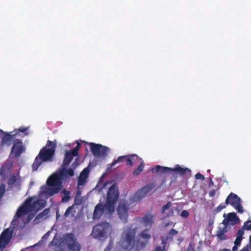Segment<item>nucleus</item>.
<instances>
[{"label":"nucleus","mask_w":251,"mask_h":251,"mask_svg":"<svg viewBox=\"0 0 251 251\" xmlns=\"http://www.w3.org/2000/svg\"><path fill=\"white\" fill-rule=\"evenodd\" d=\"M242 240V238L237 237L234 241V244L236 245L239 246L241 244Z\"/></svg>","instance_id":"38"},{"label":"nucleus","mask_w":251,"mask_h":251,"mask_svg":"<svg viewBox=\"0 0 251 251\" xmlns=\"http://www.w3.org/2000/svg\"><path fill=\"white\" fill-rule=\"evenodd\" d=\"M129 204L126 200H121L117 207V214L119 218L124 223L127 222Z\"/></svg>","instance_id":"9"},{"label":"nucleus","mask_w":251,"mask_h":251,"mask_svg":"<svg viewBox=\"0 0 251 251\" xmlns=\"http://www.w3.org/2000/svg\"><path fill=\"white\" fill-rule=\"evenodd\" d=\"M61 194H63L64 195L62 197L61 201L63 203L68 202L70 200V192L66 189H64L61 192Z\"/></svg>","instance_id":"25"},{"label":"nucleus","mask_w":251,"mask_h":251,"mask_svg":"<svg viewBox=\"0 0 251 251\" xmlns=\"http://www.w3.org/2000/svg\"><path fill=\"white\" fill-rule=\"evenodd\" d=\"M63 240L66 250V251L62 250L61 251H80L81 245L77 241L74 233H66L64 236Z\"/></svg>","instance_id":"6"},{"label":"nucleus","mask_w":251,"mask_h":251,"mask_svg":"<svg viewBox=\"0 0 251 251\" xmlns=\"http://www.w3.org/2000/svg\"><path fill=\"white\" fill-rule=\"evenodd\" d=\"M45 205L46 202L43 200L38 199L33 201L32 198H29L18 209L15 217L20 218L23 215L27 214L32 211L37 212L43 209L45 206Z\"/></svg>","instance_id":"4"},{"label":"nucleus","mask_w":251,"mask_h":251,"mask_svg":"<svg viewBox=\"0 0 251 251\" xmlns=\"http://www.w3.org/2000/svg\"><path fill=\"white\" fill-rule=\"evenodd\" d=\"M186 251H194V250H193V249L192 248V246L191 245H190L188 247Z\"/></svg>","instance_id":"44"},{"label":"nucleus","mask_w":251,"mask_h":251,"mask_svg":"<svg viewBox=\"0 0 251 251\" xmlns=\"http://www.w3.org/2000/svg\"><path fill=\"white\" fill-rule=\"evenodd\" d=\"M16 130L15 131V132H16ZM14 131H12V133H14ZM16 132H15L14 133H15Z\"/></svg>","instance_id":"50"},{"label":"nucleus","mask_w":251,"mask_h":251,"mask_svg":"<svg viewBox=\"0 0 251 251\" xmlns=\"http://www.w3.org/2000/svg\"><path fill=\"white\" fill-rule=\"evenodd\" d=\"M224 217H226V214H224Z\"/></svg>","instance_id":"52"},{"label":"nucleus","mask_w":251,"mask_h":251,"mask_svg":"<svg viewBox=\"0 0 251 251\" xmlns=\"http://www.w3.org/2000/svg\"><path fill=\"white\" fill-rule=\"evenodd\" d=\"M68 166L61 165V167L57 171L64 180L67 179L69 176H74V170L72 168L67 169Z\"/></svg>","instance_id":"16"},{"label":"nucleus","mask_w":251,"mask_h":251,"mask_svg":"<svg viewBox=\"0 0 251 251\" xmlns=\"http://www.w3.org/2000/svg\"><path fill=\"white\" fill-rule=\"evenodd\" d=\"M172 168L168 167H163L160 165H156L155 167L151 169V172L153 173H160L163 174L166 173H171Z\"/></svg>","instance_id":"20"},{"label":"nucleus","mask_w":251,"mask_h":251,"mask_svg":"<svg viewBox=\"0 0 251 251\" xmlns=\"http://www.w3.org/2000/svg\"><path fill=\"white\" fill-rule=\"evenodd\" d=\"M238 245H234V246H233V247L232 248V251H237V246Z\"/></svg>","instance_id":"43"},{"label":"nucleus","mask_w":251,"mask_h":251,"mask_svg":"<svg viewBox=\"0 0 251 251\" xmlns=\"http://www.w3.org/2000/svg\"><path fill=\"white\" fill-rule=\"evenodd\" d=\"M17 133L11 134L10 133H6L2 138V142L3 144L7 146L11 145L12 141L14 139L15 136Z\"/></svg>","instance_id":"22"},{"label":"nucleus","mask_w":251,"mask_h":251,"mask_svg":"<svg viewBox=\"0 0 251 251\" xmlns=\"http://www.w3.org/2000/svg\"><path fill=\"white\" fill-rule=\"evenodd\" d=\"M172 172H175L180 176L186 174L188 176H190L191 175L190 169L187 168H182L178 164H176L174 168H172L171 173Z\"/></svg>","instance_id":"17"},{"label":"nucleus","mask_w":251,"mask_h":251,"mask_svg":"<svg viewBox=\"0 0 251 251\" xmlns=\"http://www.w3.org/2000/svg\"><path fill=\"white\" fill-rule=\"evenodd\" d=\"M181 216L183 218H187L189 215V213L186 210H183L180 214Z\"/></svg>","instance_id":"35"},{"label":"nucleus","mask_w":251,"mask_h":251,"mask_svg":"<svg viewBox=\"0 0 251 251\" xmlns=\"http://www.w3.org/2000/svg\"><path fill=\"white\" fill-rule=\"evenodd\" d=\"M81 195V191L79 190H78L76 193L77 196H79Z\"/></svg>","instance_id":"46"},{"label":"nucleus","mask_w":251,"mask_h":251,"mask_svg":"<svg viewBox=\"0 0 251 251\" xmlns=\"http://www.w3.org/2000/svg\"><path fill=\"white\" fill-rule=\"evenodd\" d=\"M32 217H33V216L30 217V216L29 215L28 216V221H30L31 220V219L32 218Z\"/></svg>","instance_id":"48"},{"label":"nucleus","mask_w":251,"mask_h":251,"mask_svg":"<svg viewBox=\"0 0 251 251\" xmlns=\"http://www.w3.org/2000/svg\"><path fill=\"white\" fill-rule=\"evenodd\" d=\"M24 151L25 148L23 142L19 139L15 140L11 150V152L14 153L15 156L19 157Z\"/></svg>","instance_id":"15"},{"label":"nucleus","mask_w":251,"mask_h":251,"mask_svg":"<svg viewBox=\"0 0 251 251\" xmlns=\"http://www.w3.org/2000/svg\"><path fill=\"white\" fill-rule=\"evenodd\" d=\"M220 251H230V250L227 249H223L222 250H220Z\"/></svg>","instance_id":"45"},{"label":"nucleus","mask_w":251,"mask_h":251,"mask_svg":"<svg viewBox=\"0 0 251 251\" xmlns=\"http://www.w3.org/2000/svg\"><path fill=\"white\" fill-rule=\"evenodd\" d=\"M137 228H127L123 233L121 247L125 251H131L134 249L140 251L146 248L151 236L149 229L146 228L139 233L135 240Z\"/></svg>","instance_id":"1"},{"label":"nucleus","mask_w":251,"mask_h":251,"mask_svg":"<svg viewBox=\"0 0 251 251\" xmlns=\"http://www.w3.org/2000/svg\"><path fill=\"white\" fill-rule=\"evenodd\" d=\"M138 160H140L141 161L139 166L134 170L133 172V175L134 176H137L139 175L143 171L144 168V164L143 160L140 158L139 157Z\"/></svg>","instance_id":"26"},{"label":"nucleus","mask_w":251,"mask_h":251,"mask_svg":"<svg viewBox=\"0 0 251 251\" xmlns=\"http://www.w3.org/2000/svg\"><path fill=\"white\" fill-rule=\"evenodd\" d=\"M89 145L91 151L95 156L97 157H104L107 155L109 150L108 147L94 143H90Z\"/></svg>","instance_id":"11"},{"label":"nucleus","mask_w":251,"mask_h":251,"mask_svg":"<svg viewBox=\"0 0 251 251\" xmlns=\"http://www.w3.org/2000/svg\"><path fill=\"white\" fill-rule=\"evenodd\" d=\"M4 192V189L1 188H0V199L2 197Z\"/></svg>","instance_id":"41"},{"label":"nucleus","mask_w":251,"mask_h":251,"mask_svg":"<svg viewBox=\"0 0 251 251\" xmlns=\"http://www.w3.org/2000/svg\"><path fill=\"white\" fill-rule=\"evenodd\" d=\"M50 212V209L49 208H46L44 209L41 213H39L37 215L35 219H41L42 218H46L48 215L49 214Z\"/></svg>","instance_id":"27"},{"label":"nucleus","mask_w":251,"mask_h":251,"mask_svg":"<svg viewBox=\"0 0 251 251\" xmlns=\"http://www.w3.org/2000/svg\"><path fill=\"white\" fill-rule=\"evenodd\" d=\"M195 178L197 179H201V180L204 179V176L199 173H198L195 175Z\"/></svg>","instance_id":"37"},{"label":"nucleus","mask_w":251,"mask_h":251,"mask_svg":"<svg viewBox=\"0 0 251 251\" xmlns=\"http://www.w3.org/2000/svg\"><path fill=\"white\" fill-rule=\"evenodd\" d=\"M119 197V192L118 186L116 184L112 185L109 188L105 204L99 202L96 205L93 218L99 219L104 213L105 209L109 213L113 212L115 210V205Z\"/></svg>","instance_id":"2"},{"label":"nucleus","mask_w":251,"mask_h":251,"mask_svg":"<svg viewBox=\"0 0 251 251\" xmlns=\"http://www.w3.org/2000/svg\"><path fill=\"white\" fill-rule=\"evenodd\" d=\"M75 213V210L74 207V204L72 205L71 206H69L67 210H66V212L64 214V216L65 217H69L70 215H71L72 216H74V214Z\"/></svg>","instance_id":"28"},{"label":"nucleus","mask_w":251,"mask_h":251,"mask_svg":"<svg viewBox=\"0 0 251 251\" xmlns=\"http://www.w3.org/2000/svg\"><path fill=\"white\" fill-rule=\"evenodd\" d=\"M110 230V224L107 222H102L93 227L92 234L95 238L101 239L105 236Z\"/></svg>","instance_id":"7"},{"label":"nucleus","mask_w":251,"mask_h":251,"mask_svg":"<svg viewBox=\"0 0 251 251\" xmlns=\"http://www.w3.org/2000/svg\"><path fill=\"white\" fill-rule=\"evenodd\" d=\"M227 232V227L224 226V227H219L216 231V236L218 240L224 241L227 239L226 233Z\"/></svg>","instance_id":"18"},{"label":"nucleus","mask_w":251,"mask_h":251,"mask_svg":"<svg viewBox=\"0 0 251 251\" xmlns=\"http://www.w3.org/2000/svg\"><path fill=\"white\" fill-rule=\"evenodd\" d=\"M0 132H2V130L0 129Z\"/></svg>","instance_id":"54"},{"label":"nucleus","mask_w":251,"mask_h":251,"mask_svg":"<svg viewBox=\"0 0 251 251\" xmlns=\"http://www.w3.org/2000/svg\"><path fill=\"white\" fill-rule=\"evenodd\" d=\"M139 156L137 154L123 155L119 156L116 159L114 160L110 164L112 167L116 164L120 162H126L127 165L132 166L136 160H138Z\"/></svg>","instance_id":"12"},{"label":"nucleus","mask_w":251,"mask_h":251,"mask_svg":"<svg viewBox=\"0 0 251 251\" xmlns=\"http://www.w3.org/2000/svg\"><path fill=\"white\" fill-rule=\"evenodd\" d=\"M244 229H243V227H242V228L239 229L237 231V237H240V238H241L243 239V236L244 234Z\"/></svg>","instance_id":"34"},{"label":"nucleus","mask_w":251,"mask_h":251,"mask_svg":"<svg viewBox=\"0 0 251 251\" xmlns=\"http://www.w3.org/2000/svg\"><path fill=\"white\" fill-rule=\"evenodd\" d=\"M242 227L244 229L251 230V220L245 222Z\"/></svg>","instance_id":"30"},{"label":"nucleus","mask_w":251,"mask_h":251,"mask_svg":"<svg viewBox=\"0 0 251 251\" xmlns=\"http://www.w3.org/2000/svg\"><path fill=\"white\" fill-rule=\"evenodd\" d=\"M154 251H164L162 249L161 246H157L156 248L155 249Z\"/></svg>","instance_id":"42"},{"label":"nucleus","mask_w":251,"mask_h":251,"mask_svg":"<svg viewBox=\"0 0 251 251\" xmlns=\"http://www.w3.org/2000/svg\"><path fill=\"white\" fill-rule=\"evenodd\" d=\"M172 205V203L170 201H169L166 204L163 206L161 209V212L162 214L164 213L165 211L167 209H169Z\"/></svg>","instance_id":"33"},{"label":"nucleus","mask_w":251,"mask_h":251,"mask_svg":"<svg viewBox=\"0 0 251 251\" xmlns=\"http://www.w3.org/2000/svg\"><path fill=\"white\" fill-rule=\"evenodd\" d=\"M20 180L21 177L19 173L16 174H13L10 176L8 179L7 183L9 186H13L16 182L20 181Z\"/></svg>","instance_id":"24"},{"label":"nucleus","mask_w":251,"mask_h":251,"mask_svg":"<svg viewBox=\"0 0 251 251\" xmlns=\"http://www.w3.org/2000/svg\"><path fill=\"white\" fill-rule=\"evenodd\" d=\"M16 130L15 131V132H16ZM14 131H12V133H14ZM16 132H15L14 133H15Z\"/></svg>","instance_id":"51"},{"label":"nucleus","mask_w":251,"mask_h":251,"mask_svg":"<svg viewBox=\"0 0 251 251\" xmlns=\"http://www.w3.org/2000/svg\"><path fill=\"white\" fill-rule=\"evenodd\" d=\"M64 180L57 171L51 175L47 180V184L52 187H43L42 193L46 196H51L59 192L62 187V180Z\"/></svg>","instance_id":"5"},{"label":"nucleus","mask_w":251,"mask_h":251,"mask_svg":"<svg viewBox=\"0 0 251 251\" xmlns=\"http://www.w3.org/2000/svg\"><path fill=\"white\" fill-rule=\"evenodd\" d=\"M155 185L156 184L154 183H150L142 187L134 193L132 198V201L137 202L141 200L155 186Z\"/></svg>","instance_id":"8"},{"label":"nucleus","mask_w":251,"mask_h":251,"mask_svg":"<svg viewBox=\"0 0 251 251\" xmlns=\"http://www.w3.org/2000/svg\"><path fill=\"white\" fill-rule=\"evenodd\" d=\"M178 233V231L175 229L172 228L169 231V235L173 236L174 235H176Z\"/></svg>","instance_id":"36"},{"label":"nucleus","mask_w":251,"mask_h":251,"mask_svg":"<svg viewBox=\"0 0 251 251\" xmlns=\"http://www.w3.org/2000/svg\"><path fill=\"white\" fill-rule=\"evenodd\" d=\"M13 229L7 228L0 235V250L2 251L9 243L13 236Z\"/></svg>","instance_id":"13"},{"label":"nucleus","mask_w":251,"mask_h":251,"mask_svg":"<svg viewBox=\"0 0 251 251\" xmlns=\"http://www.w3.org/2000/svg\"><path fill=\"white\" fill-rule=\"evenodd\" d=\"M75 156L76 155H74L73 152H71V151H66L62 165L63 166H68Z\"/></svg>","instance_id":"21"},{"label":"nucleus","mask_w":251,"mask_h":251,"mask_svg":"<svg viewBox=\"0 0 251 251\" xmlns=\"http://www.w3.org/2000/svg\"><path fill=\"white\" fill-rule=\"evenodd\" d=\"M210 185L213 184V181L212 180V178L211 177L210 178Z\"/></svg>","instance_id":"47"},{"label":"nucleus","mask_w":251,"mask_h":251,"mask_svg":"<svg viewBox=\"0 0 251 251\" xmlns=\"http://www.w3.org/2000/svg\"><path fill=\"white\" fill-rule=\"evenodd\" d=\"M250 243L251 244V235L250 236Z\"/></svg>","instance_id":"49"},{"label":"nucleus","mask_w":251,"mask_h":251,"mask_svg":"<svg viewBox=\"0 0 251 251\" xmlns=\"http://www.w3.org/2000/svg\"><path fill=\"white\" fill-rule=\"evenodd\" d=\"M239 218L234 212H231L227 214L226 218H225L222 224L226 226H234L238 223Z\"/></svg>","instance_id":"14"},{"label":"nucleus","mask_w":251,"mask_h":251,"mask_svg":"<svg viewBox=\"0 0 251 251\" xmlns=\"http://www.w3.org/2000/svg\"><path fill=\"white\" fill-rule=\"evenodd\" d=\"M216 194V190L214 189L211 190L209 193V195L210 197H213Z\"/></svg>","instance_id":"39"},{"label":"nucleus","mask_w":251,"mask_h":251,"mask_svg":"<svg viewBox=\"0 0 251 251\" xmlns=\"http://www.w3.org/2000/svg\"><path fill=\"white\" fill-rule=\"evenodd\" d=\"M80 148V144L78 142L77 143V145L75 148L71 150V152H73L74 155H78V151Z\"/></svg>","instance_id":"31"},{"label":"nucleus","mask_w":251,"mask_h":251,"mask_svg":"<svg viewBox=\"0 0 251 251\" xmlns=\"http://www.w3.org/2000/svg\"><path fill=\"white\" fill-rule=\"evenodd\" d=\"M227 204H226V202L225 203H221L217 208L214 210V212L216 213H218L220 212L222 209L225 208L226 207Z\"/></svg>","instance_id":"29"},{"label":"nucleus","mask_w":251,"mask_h":251,"mask_svg":"<svg viewBox=\"0 0 251 251\" xmlns=\"http://www.w3.org/2000/svg\"><path fill=\"white\" fill-rule=\"evenodd\" d=\"M112 245L109 243V245L106 248L104 251H110L112 249Z\"/></svg>","instance_id":"40"},{"label":"nucleus","mask_w":251,"mask_h":251,"mask_svg":"<svg viewBox=\"0 0 251 251\" xmlns=\"http://www.w3.org/2000/svg\"><path fill=\"white\" fill-rule=\"evenodd\" d=\"M226 204H230L236 209L240 213L244 212L243 207L241 203V199L237 195L231 193L226 200Z\"/></svg>","instance_id":"10"},{"label":"nucleus","mask_w":251,"mask_h":251,"mask_svg":"<svg viewBox=\"0 0 251 251\" xmlns=\"http://www.w3.org/2000/svg\"><path fill=\"white\" fill-rule=\"evenodd\" d=\"M141 222L144 224V226H149L150 227H151V225L153 223L152 215L150 213L146 214L141 218Z\"/></svg>","instance_id":"19"},{"label":"nucleus","mask_w":251,"mask_h":251,"mask_svg":"<svg viewBox=\"0 0 251 251\" xmlns=\"http://www.w3.org/2000/svg\"><path fill=\"white\" fill-rule=\"evenodd\" d=\"M28 129V127H21L18 129V131H16V133H17V134H19L20 132L24 133L25 135L28 134V132H27V130Z\"/></svg>","instance_id":"32"},{"label":"nucleus","mask_w":251,"mask_h":251,"mask_svg":"<svg viewBox=\"0 0 251 251\" xmlns=\"http://www.w3.org/2000/svg\"><path fill=\"white\" fill-rule=\"evenodd\" d=\"M49 232L46 233V235H47L48 234H49Z\"/></svg>","instance_id":"53"},{"label":"nucleus","mask_w":251,"mask_h":251,"mask_svg":"<svg viewBox=\"0 0 251 251\" xmlns=\"http://www.w3.org/2000/svg\"><path fill=\"white\" fill-rule=\"evenodd\" d=\"M89 171L88 168H85L80 173V176L78 181V185L83 184L85 180L88 176Z\"/></svg>","instance_id":"23"},{"label":"nucleus","mask_w":251,"mask_h":251,"mask_svg":"<svg viewBox=\"0 0 251 251\" xmlns=\"http://www.w3.org/2000/svg\"><path fill=\"white\" fill-rule=\"evenodd\" d=\"M57 142L48 140L45 147L40 150L32 164V170L36 171L42 162H51L53 159Z\"/></svg>","instance_id":"3"}]
</instances>
